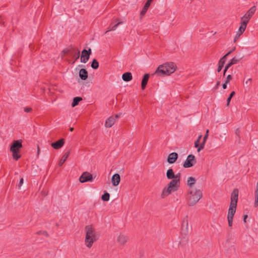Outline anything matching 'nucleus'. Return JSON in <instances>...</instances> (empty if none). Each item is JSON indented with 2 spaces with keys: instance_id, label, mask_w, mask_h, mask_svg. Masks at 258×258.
Returning a JSON list of instances; mask_svg holds the SVG:
<instances>
[{
  "instance_id": "nucleus-3",
  "label": "nucleus",
  "mask_w": 258,
  "mask_h": 258,
  "mask_svg": "<svg viewBox=\"0 0 258 258\" xmlns=\"http://www.w3.org/2000/svg\"><path fill=\"white\" fill-rule=\"evenodd\" d=\"M202 190L197 187H190L187 195V204L189 206H195L202 198Z\"/></svg>"
},
{
  "instance_id": "nucleus-13",
  "label": "nucleus",
  "mask_w": 258,
  "mask_h": 258,
  "mask_svg": "<svg viewBox=\"0 0 258 258\" xmlns=\"http://www.w3.org/2000/svg\"><path fill=\"white\" fill-rule=\"evenodd\" d=\"M178 158V154L175 152H173L169 154L167 157V162L170 164H173L176 161Z\"/></svg>"
},
{
  "instance_id": "nucleus-18",
  "label": "nucleus",
  "mask_w": 258,
  "mask_h": 258,
  "mask_svg": "<svg viewBox=\"0 0 258 258\" xmlns=\"http://www.w3.org/2000/svg\"><path fill=\"white\" fill-rule=\"evenodd\" d=\"M116 240L120 244L123 245L126 242L127 238L125 235L120 233L117 237Z\"/></svg>"
},
{
  "instance_id": "nucleus-50",
  "label": "nucleus",
  "mask_w": 258,
  "mask_h": 258,
  "mask_svg": "<svg viewBox=\"0 0 258 258\" xmlns=\"http://www.w3.org/2000/svg\"><path fill=\"white\" fill-rule=\"evenodd\" d=\"M225 70H224L223 75L224 76L225 75Z\"/></svg>"
},
{
  "instance_id": "nucleus-41",
  "label": "nucleus",
  "mask_w": 258,
  "mask_h": 258,
  "mask_svg": "<svg viewBox=\"0 0 258 258\" xmlns=\"http://www.w3.org/2000/svg\"><path fill=\"white\" fill-rule=\"evenodd\" d=\"M121 113L117 114L115 115V117H114L116 119V120L117 119L121 116Z\"/></svg>"
},
{
  "instance_id": "nucleus-7",
  "label": "nucleus",
  "mask_w": 258,
  "mask_h": 258,
  "mask_svg": "<svg viewBox=\"0 0 258 258\" xmlns=\"http://www.w3.org/2000/svg\"><path fill=\"white\" fill-rule=\"evenodd\" d=\"M196 163V160L194 155H189L183 163L184 168H189L193 166Z\"/></svg>"
},
{
  "instance_id": "nucleus-9",
  "label": "nucleus",
  "mask_w": 258,
  "mask_h": 258,
  "mask_svg": "<svg viewBox=\"0 0 258 258\" xmlns=\"http://www.w3.org/2000/svg\"><path fill=\"white\" fill-rule=\"evenodd\" d=\"M256 8L255 6L251 7L247 12L241 18V21H246L247 24L249 20L251 18L252 16L255 12Z\"/></svg>"
},
{
  "instance_id": "nucleus-51",
  "label": "nucleus",
  "mask_w": 258,
  "mask_h": 258,
  "mask_svg": "<svg viewBox=\"0 0 258 258\" xmlns=\"http://www.w3.org/2000/svg\"><path fill=\"white\" fill-rule=\"evenodd\" d=\"M220 137H221V138H223L224 137H223V136L220 135Z\"/></svg>"
},
{
  "instance_id": "nucleus-52",
  "label": "nucleus",
  "mask_w": 258,
  "mask_h": 258,
  "mask_svg": "<svg viewBox=\"0 0 258 258\" xmlns=\"http://www.w3.org/2000/svg\"><path fill=\"white\" fill-rule=\"evenodd\" d=\"M43 234H45L46 235V233L45 232H43Z\"/></svg>"
},
{
  "instance_id": "nucleus-17",
  "label": "nucleus",
  "mask_w": 258,
  "mask_h": 258,
  "mask_svg": "<svg viewBox=\"0 0 258 258\" xmlns=\"http://www.w3.org/2000/svg\"><path fill=\"white\" fill-rule=\"evenodd\" d=\"M209 132V130L208 129L207 130L206 134L203 139V141L202 142V143L200 144V146L199 147V148L197 149L198 152H200L202 149H203L204 148L205 143H206L207 140L208 138Z\"/></svg>"
},
{
  "instance_id": "nucleus-34",
  "label": "nucleus",
  "mask_w": 258,
  "mask_h": 258,
  "mask_svg": "<svg viewBox=\"0 0 258 258\" xmlns=\"http://www.w3.org/2000/svg\"><path fill=\"white\" fill-rule=\"evenodd\" d=\"M251 81L252 80L250 78H249L245 81L244 85L246 87H248L250 85Z\"/></svg>"
},
{
  "instance_id": "nucleus-8",
  "label": "nucleus",
  "mask_w": 258,
  "mask_h": 258,
  "mask_svg": "<svg viewBox=\"0 0 258 258\" xmlns=\"http://www.w3.org/2000/svg\"><path fill=\"white\" fill-rule=\"evenodd\" d=\"M91 53V48H89L88 50L84 49L81 53V61L83 63H86L89 60Z\"/></svg>"
},
{
  "instance_id": "nucleus-12",
  "label": "nucleus",
  "mask_w": 258,
  "mask_h": 258,
  "mask_svg": "<svg viewBox=\"0 0 258 258\" xmlns=\"http://www.w3.org/2000/svg\"><path fill=\"white\" fill-rule=\"evenodd\" d=\"M166 177L168 179L174 180V179H177L178 178L180 179V174L178 173L175 175L173 169L170 168L167 170Z\"/></svg>"
},
{
  "instance_id": "nucleus-16",
  "label": "nucleus",
  "mask_w": 258,
  "mask_h": 258,
  "mask_svg": "<svg viewBox=\"0 0 258 258\" xmlns=\"http://www.w3.org/2000/svg\"><path fill=\"white\" fill-rule=\"evenodd\" d=\"M120 181V177L118 174L116 173L113 175L111 178V182L113 186H117L119 184Z\"/></svg>"
},
{
  "instance_id": "nucleus-43",
  "label": "nucleus",
  "mask_w": 258,
  "mask_h": 258,
  "mask_svg": "<svg viewBox=\"0 0 258 258\" xmlns=\"http://www.w3.org/2000/svg\"><path fill=\"white\" fill-rule=\"evenodd\" d=\"M227 84L225 82L223 84L222 87L224 89H225L227 88Z\"/></svg>"
},
{
  "instance_id": "nucleus-31",
  "label": "nucleus",
  "mask_w": 258,
  "mask_h": 258,
  "mask_svg": "<svg viewBox=\"0 0 258 258\" xmlns=\"http://www.w3.org/2000/svg\"><path fill=\"white\" fill-rule=\"evenodd\" d=\"M202 137V136L201 135L199 136L198 139L195 142V147L196 148H197L198 149L199 148V147L200 146V140H201Z\"/></svg>"
},
{
  "instance_id": "nucleus-42",
  "label": "nucleus",
  "mask_w": 258,
  "mask_h": 258,
  "mask_svg": "<svg viewBox=\"0 0 258 258\" xmlns=\"http://www.w3.org/2000/svg\"><path fill=\"white\" fill-rule=\"evenodd\" d=\"M229 55V53H226L224 56H223L221 59H224V60L226 61V58L227 56Z\"/></svg>"
},
{
  "instance_id": "nucleus-5",
  "label": "nucleus",
  "mask_w": 258,
  "mask_h": 258,
  "mask_svg": "<svg viewBox=\"0 0 258 258\" xmlns=\"http://www.w3.org/2000/svg\"><path fill=\"white\" fill-rule=\"evenodd\" d=\"M180 185V179L179 178L171 180L165 187L162 192L161 197L165 198L173 192L176 191L179 188Z\"/></svg>"
},
{
  "instance_id": "nucleus-23",
  "label": "nucleus",
  "mask_w": 258,
  "mask_h": 258,
  "mask_svg": "<svg viewBox=\"0 0 258 258\" xmlns=\"http://www.w3.org/2000/svg\"><path fill=\"white\" fill-rule=\"evenodd\" d=\"M149 78V75L148 74H146L144 75L143 79L142 81L141 86L142 89H144L146 86V85L148 83V80Z\"/></svg>"
},
{
  "instance_id": "nucleus-30",
  "label": "nucleus",
  "mask_w": 258,
  "mask_h": 258,
  "mask_svg": "<svg viewBox=\"0 0 258 258\" xmlns=\"http://www.w3.org/2000/svg\"><path fill=\"white\" fill-rule=\"evenodd\" d=\"M91 67L94 69H97L99 67V63L97 60L94 59L91 63Z\"/></svg>"
},
{
  "instance_id": "nucleus-45",
  "label": "nucleus",
  "mask_w": 258,
  "mask_h": 258,
  "mask_svg": "<svg viewBox=\"0 0 258 258\" xmlns=\"http://www.w3.org/2000/svg\"><path fill=\"white\" fill-rule=\"evenodd\" d=\"M235 48L234 47L233 49H232L231 50H230V51H229L227 53H229V55L233 51L235 50Z\"/></svg>"
},
{
  "instance_id": "nucleus-6",
  "label": "nucleus",
  "mask_w": 258,
  "mask_h": 258,
  "mask_svg": "<svg viewBox=\"0 0 258 258\" xmlns=\"http://www.w3.org/2000/svg\"><path fill=\"white\" fill-rule=\"evenodd\" d=\"M22 147L21 140L14 141L12 142L10 150L12 153L13 158L15 160H17L21 157L20 151Z\"/></svg>"
},
{
  "instance_id": "nucleus-2",
  "label": "nucleus",
  "mask_w": 258,
  "mask_h": 258,
  "mask_svg": "<svg viewBox=\"0 0 258 258\" xmlns=\"http://www.w3.org/2000/svg\"><path fill=\"white\" fill-rule=\"evenodd\" d=\"M177 69L176 64L169 62L160 65L155 72V74L161 77L169 76L173 74Z\"/></svg>"
},
{
  "instance_id": "nucleus-40",
  "label": "nucleus",
  "mask_w": 258,
  "mask_h": 258,
  "mask_svg": "<svg viewBox=\"0 0 258 258\" xmlns=\"http://www.w3.org/2000/svg\"><path fill=\"white\" fill-rule=\"evenodd\" d=\"M23 181H24L23 178H21L20 179V182H19V187L23 184Z\"/></svg>"
},
{
  "instance_id": "nucleus-24",
  "label": "nucleus",
  "mask_w": 258,
  "mask_h": 258,
  "mask_svg": "<svg viewBox=\"0 0 258 258\" xmlns=\"http://www.w3.org/2000/svg\"><path fill=\"white\" fill-rule=\"evenodd\" d=\"M69 155L70 152H68L62 156L58 163L59 166H61L64 163V162L66 161Z\"/></svg>"
},
{
  "instance_id": "nucleus-35",
  "label": "nucleus",
  "mask_w": 258,
  "mask_h": 258,
  "mask_svg": "<svg viewBox=\"0 0 258 258\" xmlns=\"http://www.w3.org/2000/svg\"><path fill=\"white\" fill-rule=\"evenodd\" d=\"M234 95H235V92H234V91H232V92L231 93V94H230V95L229 97L228 98V99H227V105H229V103H230V100H231V98H232V97Z\"/></svg>"
},
{
  "instance_id": "nucleus-38",
  "label": "nucleus",
  "mask_w": 258,
  "mask_h": 258,
  "mask_svg": "<svg viewBox=\"0 0 258 258\" xmlns=\"http://www.w3.org/2000/svg\"><path fill=\"white\" fill-rule=\"evenodd\" d=\"M32 110V108L30 107H25L24 108V111L26 112H29Z\"/></svg>"
},
{
  "instance_id": "nucleus-36",
  "label": "nucleus",
  "mask_w": 258,
  "mask_h": 258,
  "mask_svg": "<svg viewBox=\"0 0 258 258\" xmlns=\"http://www.w3.org/2000/svg\"><path fill=\"white\" fill-rule=\"evenodd\" d=\"M232 79V76L230 75H228L227 76V78H226V80H225V83H228Z\"/></svg>"
},
{
  "instance_id": "nucleus-1",
  "label": "nucleus",
  "mask_w": 258,
  "mask_h": 258,
  "mask_svg": "<svg viewBox=\"0 0 258 258\" xmlns=\"http://www.w3.org/2000/svg\"><path fill=\"white\" fill-rule=\"evenodd\" d=\"M238 197V191L237 189H235L233 190L231 194V202L227 214L228 226L230 227L232 226L233 219L236 212Z\"/></svg>"
},
{
  "instance_id": "nucleus-26",
  "label": "nucleus",
  "mask_w": 258,
  "mask_h": 258,
  "mask_svg": "<svg viewBox=\"0 0 258 258\" xmlns=\"http://www.w3.org/2000/svg\"><path fill=\"white\" fill-rule=\"evenodd\" d=\"M196 179L192 177H189L187 180V184L190 187L195 183Z\"/></svg>"
},
{
  "instance_id": "nucleus-39",
  "label": "nucleus",
  "mask_w": 258,
  "mask_h": 258,
  "mask_svg": "<svg viewBox=\"0 0 258 258\" xmlns=\"http://www.w3.org/2000/svg\"><path fill=\"white\" fill-rule=\"evenodd\" d=\"M79 56H80V51H78L77 53V54H76V56H75V57H76V58H75V60L73 62V63H74L75 62V60H77L78 58H79Z\"/></svg>"
},
{
  "instance_id": "nucleus-19",
  "label": "nucleus",
  "mask_w": 258,
  "mask_h": 258,
  "mask_svg": "<svg viewBox=\"0 0 258 258\" xmlns=\"http://www.w3.org/2000/svg\"><path fill=\"white\" fill-rule=\"evenodd\" d=\"M152 0H148L146 3L145 4L143 10H142L140 16L141 17L143 16L147 12V11L149 7H150L151 3L152 2Z\"/></svg>"
},
{
  "instance_id": "nucleus-47",
  "label": "nucleus",
  "mask_w": 258,
  "mask_h": 258,
  "mask_svg": "<svg viewBox=\"0 0 258 258\" xmlns=\"http://www.w3.org/2000/svg\"><path fill=\"white\" fill-rule=\"evenodd\" d=\"M220 84V82H218L217 83V85H216V87H217Z\"/></svg>"
},
{
  "instance_id": "nucleus-11",
  "label": "nucleus",
  "mask_w": 258,
  "mask_h": 258,
  "mask_svg": "<svg viewBox=\"0 0 258 258\" xmlns=\"http://www.w3.org/2000/svg\"><path fill=\"white\" fill-rule=\"evenodd\" d=\"M188 232V221L187 216H184L181 224V232L183 234H187Z\"/></svg>"
},
{
  "instance_id": "nucleus-14",
  "label": "nucleus",
  "mask_w": 258,
  "mask_h": 258,
  "mask_svg": "<svg viewBox=\"0 0 258 258\" xmlns=\"http://www.w3.org/2000/svg\"><path fill=\"white\" fill-rule=\"evenodd\" d=\"M115 122L116 119L113 116H111L106 120L105 126L107 128L111 127Z\"/></svg>"
},
{
  "instance_id": "nucleus-28",
  "label": "nucleus",
  "mask_w": 258,
  "mask_h": 258,
  "mask_svg": "<svg viewBox=\"0 0 258 258\" xmlns=\"http://www.w3.org/2000/svg\"><path fill=\"white\" fill-rule=\"evenodd\" d=\"M255 200L254 202V206L257 207L258 206V183H256V190L255 191Z\"/></svg>"
},
{
  "instance_id": "nucleus-37",
  "label": "nucleus",
  "mask_w": 258,
  "mask_h": 258,
  "mask_svg": "<svg viewBox=\"0 0 258 258\" xmlns=\"http://www.w3.org/2000/svg\"><path fill=\"white\" fill-rule=\"evenodd\" d=\"M117 26H118V24H115V25L111 27V28L110 29V30H109V31H114V30H115ZM108 31H109V30L107 31L106 32V33H107Z\"/></svg>"
},
{
  "instance_id": "nucleus-22",
  "label": "nucleus",
  "mask_w": 258,
  "mask_h": 258,
  "mask_svg": "<svg viewBox=\"0 0 258 258\" xmlns=\"http://www.w3.org/2000/svg\"><path fill=\"white\" fill-rule=\"evenodd\" d=\"M122 79L124 81L128 82L132 79V75L130 72H126L122 75Z\"/></svg>"
},
{
  "instance_id": "nucleus-46",
  "label": "nucleus",
  "mask_w": 258,
  "mask_h": 258,
  "mask_svg": "<svg viewBox=\"0 0 258 258\" xmlns=\"http://www.w3.org/2000/svg\"><path fill=\"white\" fill-rule=\"evenodd\" d=\"M247 216L246 215L244 216V222H246V219L247 218Z\"/></svg>"
},
{
  "instance_id": "nucleus-49",
  "label": "nucleus",
  "mask_w": 258,
  "mask_h": 258,
  "mask_svg": "<svg viewBox=\"0 0 258 258\" xmlns=\"http://www.w3.org/2000/svg\"><path fill=\"white\" fill-rule=\"evenodd\" d=\"M70 131L72 132L74 130V128L73 127H71L70 129Z\"/></svg>"
},
{
  "instance_id": "nucleus-27",
  "label": "nucleus",
  "mask_w": 258,
  "mask_h": 258,
  "mask_svg": "<svg viewBox=\"0 0 258 258\" xmlns=\"http://www.w3.org/2000/svg\"><path fill=\"white\" fill-rule=\"evenodd\" d=\"M82 100V99L81 97H75L73 99V101L72 104V107H75L76 105H77L79 104V102L80 101H81Z\"/></svg>"
},
{
  "instance_id": "nucleus-21",
  "label": "nucleus",
  "mask_w": 258,
  "mask_h": 258,
  "mask_svg": "<svg viewBox=\"0 0 258 258\" xmlns=\"http://www.w3.org/2000/svg\"><path fill=\"white\" fill-rule=\"evenodd\" d=\"M79 77L83 80H85L88 78V72L84 69H81L79 72Z\"/></svg>"
},
{
  "instance_id": "nucleus-29",
  "label": "nucleus",
  "mask_w": 258,
  "mask_h": 258,
  "mask_svg": "<svg viewBox=\"0 0 258 258\" xmlns=\"http://www.w3.org/2000/svg\"><path fill=\"white\" fill-rule=\"evenodd\" d=\"M225 62V61L224 60V59H220V60L219 61V63H218L219 66H218V68L217 69V71L218 72H219L221 71Z\"/></svg>"
},
{
  "instance_id": "nucleus-44",
  "label": "nucleus",
  "mask_w": 258,
  "mask_h": 258,
  "mask_svg": "<svg viewBox=\"0 0 258 258\" xmlns=\"http://www.w3.org/2000/svg\"><path fill=\"white\" fill-rule=\"evenodd\" d=\"M40 152V148H39V147H38V148H37V156H38L39 155Z\"/></svg>"
},
{
  "instance_id": "nucleus-15",
  "label": "nucleus",
  "mask_w": 258,
  "mask_h": 258,
  "mask_svg": "<svg viewBox=\"0 0 258 258\" xmlns=\"http://www.w3.org/2000/svg\"><path fill=\"white\" fill-rule=\"evenodd\" d=\"M64 144V140L63 139H60L56 142L52 143L51 146L55 149L61 148Z\"/></svg>"
},
{
  "instance_id": "nucleus-48",
  "label": "nucleus",
  "mask_w": 258,
  "mask_h": 258,
  "mask_svg": "<svg viewBox=\"0 0 258 258\" xmlns=\"http://www.w3.org/2000/svg\"><path fill=\"white\" fill-rule=\"evenodd\" d=\"M122 22H118V23H117V24H118V26L119 25H120V24H122Z\"/></svg>"
},
{
  "instance_id": "nucleus-33",
  "label": "nucleus",
  "mask_w": 258,
  "mask_h": 258,
  "mask_svg": "<svg viewBox=\"0 0 258 258\" xmlns=\"http://www.w3.org/2000/svg\"><path fill=\"white\" fill-rule=\"evenodd\" d=\"M242 33H240L239 31H237L234 39V42H236L238 40V38L242 35Z\"/></svg>"
},
{
  "instance_id": "nucleus-10",
  "label": "nucleus",
  "mask_w": 258,
  "mask_h": 258,
  "mask_svg": "<svg viewBox=\"0 0 258 258\" xmlns=\"http://www.w3.org/2000/svg\"><path fill=\"white\" fill-rule=\"evenodd\" d=\"M93 180L92 175L88 172H84L80 177L79 181L81 183H84L85 182L90 181L91 182Z\"/></svg>"
},
{
  "instance_id": "nucleus-20",
  "label": "nucleus",
  "mask_w": 258,
  "mask_h": 258,
  "mask_svg": "<svg viewBox=\"0 0 258 258\" xmlns=\"http://www.w3.org/2000/svg\"><path fill=\"white\" fill-rule=\"evenodd\" d=\"M240 60V59L236 58V57H233L225 67V72H226L227 70L230 68L231 66L236 64L238 61Z\"/></svg>"
},
{
  "instance_id": "nucleus-4",
  "label": "nucleus",
  "mask_w": 258,
  "mask_h": 258,
  "mask_svg": "<svg viewBox=\"0 0 258 258\" xmlns=\"http://www.w3.org/2000/svg\"><path fill=\"white\" fill-rule=\"evenodd\" d=\"M86 236L85 243L88 248L92 247L93 243L98 238V235L95 229L91 226L88 225L85 227Z\"/></svg>"
},
{
  "instance_id": "nucleus-25",
  "label": "nucleus",
  "mask_w": 258,
  "mask_h": 258,
  "mask_svg": "<svg viewBox=\"0 0 258 258\" xmlns=\"http://www.w3.org/2000/svg\"><path fill=\"white\" fill-rule=\"evenodd\" d=\"M247 26V22L245 21H241V25L239 28L238 31L240 33H243L246 29Z\"/></svg>"
},
{
  "instance_id": "nucleus-32",
  "label": "nucleus",
  "mask_w": 258,
  "mask_h": 258,
  "mask_svg": "<svg viewBox=\"0 0 258 258\" xmlns=\"http://www.w3.org/2000/svg\"><path fill=\"white\" fill-rule=\"evenodd\" d=\"M109 194L107 192H106L102 196V199L104 201H108L109 200Z\"/></svg>"
}]
</instances>
